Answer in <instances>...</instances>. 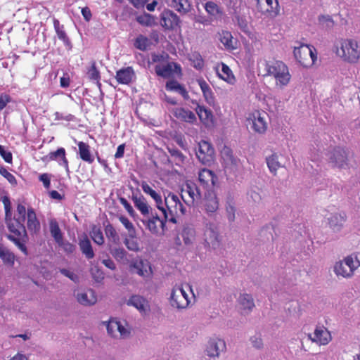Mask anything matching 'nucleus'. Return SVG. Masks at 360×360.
<instances>
[{
  "label": "nucleus",
  "instance_id": "obj_1",
  "mask_svg": "<svg viewBox=\"0 0 360 360\" xmlns=\"http://www.w3.org/2000/svg\"><path fill=\"white\" fill-rule=\"evenodd\" d=\"M336 55L343 61L349 63H356L360 58V46L354 39L341 38L335 45Z\"/></svg>",
  "mask_w": 360,
  "mask_h": 360
},
{
  "label": "nucleus",
  "instance_id": "obj_2",
  "mask_svg": "<svg viewBox=\"0 0 360 360\" xmlns=\"http://www.w3.org/2000/svg\"><path fill=\"white\" fill-rule=\"evenodd\" d=\"M263 65L264 66L263 76H272L276 80L277 86L283 89L289 84L291 75L288 67L281 60L273 62L264 60Z\"/></svg>",
  "mask_w": 360,
  "mask_h": 360
},
{
  "label": "nucleus",
  "instance_id": "obj_3",
  "mask_svg": "<svg viewBox=\"0 0 360 360\" xmlns=\"http://www.w3.org/2000/svg\"><path fill=\"white\" fill-rule=\"evenodd\" d=\"M180 198L172 192H168L167 195L165 194L162 209L159 210L163 213L165 221L176 224V217L186 213V207L181 202Z\"/></svg>",
  "mask_w": 360,
  "mask_h": 360
},
{
  "label": "nucleus",
  "instance_id": "obj_4",
  "mask_svg": "<svg viewBox=\"0 0 360 360\" xmlns=\"http://www.w3.org/2000/svg\"><path fill=\"white\" fill-rule=\"evenodd\" d=\"M360 266V252H354L335 263L333 272L338 277L350 278Z\"/></svg>",
  "mask_w": 360,
  "mask_h": 360
},
{
  "label": "nucleus",
  "instance_id": "obj_5",
  "mask_svg": "<svg viewBox=\"0 0 360 360\" xmlns=\"http://www.w3.org/2000/svg\"><path fill=\"white\" fill-rule=\"evenodd\" d=\"M1 200L4 206L5 219L7 227L9 231L13 233L11 236H25L26 229L24 226L25 221L16 219V217L12 218L10 198L8 196L4 195L2 197Z\"/></svg>",
  "mask_w": 360,
  "mask_h": 360
},
{
  "label": "nucleus",
  "instance_id": "obj_6",
  "mask_svg": "<svg viewBox=\"0 0 360 360\" xmlns=\"http://www.w3.org/2000/svg\"><path fill=\"white\" fill-rule=\"evenodd\" d=\"M221 237L219 235V227L214 222H207L205 226L203 234L200 239L205 248L216 250L221 244Z\"/></svg>",
  "mask_w": 360,
  "mask_h": 360
},
{
  "label": "nucleus",
  "instance_id": "obj_7",
  "mask_svg": "<svg viewBox=\"0 0 360 360\" xmlns=\"http://www.w3.org/2000/svg\"><path fill=\"white\" fill-rule=\"evenodd\" d=\"M293 54L295 60L304 68L312 66L317 59L316 49L304 44L295 46Z\"/></svg>",
  "mask_w": 360,
  "mask_h": 360
},
{
  "label": "nucleus",
  "instance_id": "obj_8",
  "mask_svg": "<svg viewBox=\"0 0 360 360\" xmlns=\"http://www.w3.org/2000/svg\"><path fill=\"white\" fill-rule=\"evenodd\" d=\"M180 197L187 206L193 207L201 199L202 193L195 183L188 181L181 188Z\"/></svg>",
  "mask_w": 360,
  "mask_h": 360
},
{
  "label": "nucleus",
  "instance_id": "obj_9",
  "mask_svg": "<svg viewBox=\"0 0 360 360\" xmlns=\"http://www.w3.org/2000/svg\"><path fill=\"white\" fill-rule=\"evenodd\" d=\"M328 155L329 162L333 167L345 169L349 165V153L344 148H335Z\"/></svg>",
  "mask_w": 360,
  "mask_h": 360
},
{
  "label": "nucleus",
  "instance_id": "obj_10",
  "mask_svg": "<svg viewBox=\"0 0 360 360\" xmlns=\"http://www.w3.org/2000/svg\"><path fill=\"white\" fill-rule=\"evenodd\" d=\"M267 114L262 111L256 110L249 115L248 121L252 129L258 134H264L267 129Z\"/></svg>",
  "mask_w": 360,
  "mask_h": 360
},
{
  "label": "nucleus",
  "instance_id": "obj_11",
  "mask_svg": "<svg viewBox=\"0 0 360 360\" xmlns=\"http://www.w3.org/2000/svg\"><path fill=\"white\" fill-rule=\"evenodd\" d=\"M169 303L174 308L184 309L188 306L190 300L188 294L182 288L175 287L171 291Z\"/></svg>",
  "mask_w": 360,
  "mask_h": 360
},
{
  "label": "nucleus",
  "instance_id": "obj_12",
  "mask_svg": "<svg viewBox=\"0 0 360 360\" xmlns=\"http://www.w3.org/2000/svg\"><path fill=\"white\" fill-rule=\"evenodd\" d=\"M226 349L225 342L219 338H210L206 344L205 353L210 358H218L221 352H225Z\"/></svg>",
  "mask_w": 360,
  "mask_h": 360
},
{
  "label": "nucleus",
  "instance_id": "obj_13",
  "mask_svg": "<svg viewBox=\"0 0 360 360\" xmlns=\"http://www.w3.org/2000/svg\"><path fill=\"white\" fill-rule=\"evenodd\" d=\"M196 156L203 165L210 164L214 158V148L207 141H202L198 143Z\"/></svg>",
  "mask_w": 360,
  "mask_h": 360
},
{
  "label": "nucleus",
  "instance_id": "obj_14",
  "mask_svg": "<svg viewBox=\"0 0 360 360\" xmlns=\"http://www.w3.org/2000/svg\"><path fill=\"white\" fill-rule=\"evenodd\" d=\"M198 180L200 185L206 189V191H212L217 181V176L212 171L208 169H202L199 171Z\"/></svg>",
  "mask_w": 360,
  "mask_h": 360
},
{
  "label": "nucleus",
  "instance_id": "obj_15",
  "mask_svg": "<svg viewBox=\"0 0 360 360\" xmlns=\"http://www.w3.org/2000/svg\"><path fill=\"white\" fill-rule=\"evenodd\" d=\"M44 161H56L60 166L65 167L68 174L70 173L68 160L66 158L65 150L63 148H59L56 151L50 152L43 158Z\"/></svg>",
  "mask_w": 360,
  "mask_h": 360
},
{
  "label": "nucleus",
  "instance_id": "obj_16",
  "mask_svg": "<svg viewBox=\"0 0 360 360\" xmlns=\"http://www.w3.org/2000/svg\"><path fill=\"white\" fill-rule=\"evenodd\" d=\"M141 221L146 226V229L152 234H158L160 228H161L162 231L165 230V221L160 219L157 214L152 215L151 217L148 215V217H144Z\"/></svg>",
  "mask_w": 360,
  "mask_h": 360
},
{
  "label": "nucleus",
  "instance_id": "obj_17",
  "mask_svg": "<svg viewBox=\"0 0 360 360\" xmlns=\"http://www.w3.org/2000/svg\"><path fill=\"white\" fill-rule=\"evenodd\" d=\"M130 268L131 271L143 278L150 277L152 274L151 266L147 260L141 259H134L131 262Z\"/></svg>",
  "mask_w": 360,
  "mask_h": 360
},
{
  "label": "nucleus",
  "instance_id": "obj_18",
  "mask_svg": "<svg viewBox=\"0 0 360 360\" xmlns=\"http://www.w3.org/2000/svg\"><path fill=\"white\" fill-rule=\"evenodd\" d=\"M309 338L319 345H326L331 340L330 332L323 326H318L313 334L309 335Z\"/></svg>",
  "mask_w": 360,
  "mask_h": 360
},
{
  "label": "nucleus",
  "instance_id": "obj_19",
  "mask_svg": "<svg viewBox=\"0 0 360 360\" xmlns=\"http://www.w3.org/2000/svg\"><path fill=\"white\" fill-rule=\"evenodd\" d=\"M203 207L205 211L210 216L217 211L219 208V201L215 193L213 191H207L205 193Z\"/></svg>",
  "mask_w": 360,
  "mask_h": 360
},
{
  "label": "nucleus",
  "instance_id": "obj_20",
  "mask_svg": "<svg viewBox=\"0 0 360 360\" xmlns=\"http://www.w3.org/2000/svg\"><path fill=\"white\" fill-rule=\"evenodd\" d=\"M179 18L169 10L164 11L160 15V25L167 30H172L179 25Z\"/></svg>",
  "mask_w": 360,
  "mask_h": 360
},
{
  "label": "nucleus",
  "instance_id": "obj_21",
  "mask_svg": "<svg viewBox=\"0 0 360 360\" xmlns=\"http://www.w3.org/2000/svg\"><path fill=\"white\" fill-rule=\"evenodd\" d=\"M126 303L128 306L135 307L142 314H146L149 311L148 302L141 295H134L131 296Z\"/></svg>",
  "mask_w": 360,
  "mask_h": 360
},
{
  "label": "nucleus",
  "instance_id": "obj_22",
  "mask_svg": "<svg viewBox=\"0 0 360 360\" xmlns=\"http://www.w3.org/2000/svg\"><path fill=\"white\" fill-rule=\"evenodd\" d=\"M77 302L84 306L94 304L97 302V296L92 289H87L75 294Z\"/></svg>",
  "mask_w": 360,
  "mask_h": 360
},
{
  "label": "nucleus",
  "instance_id": "obj_23",
  "mask_svg": "<svg viewBox=\"0 0 360 360\" xmlns=\"http://www.w3.org/2000/svg\"><path fill=\"white\" fill-rule=\"evenodd\" d=\"M181 71L179 65L175 63H168L166 65H157L155 67V73L163 78H168L174 71Z\"/></svg>",
  "mask_w": 360,
  "mask_h": 360
},
{
  "label": "nucleus",
  "instance_id": "obj_24",
  "mask_svg": "<svg viewBox=\"0 0 360 360\" xmlns=\"http://www.w3.org/2000/svg\"><path fill=\"white\" fill-rule=\"evenodd\" d=\"M181 237L184 244L187 246L193 245L198 241L195 229L191 225H186L184 227Z\"/></svg>",
  "mask_w": 360,
  "mask_h": 360
},
{
  "label": "nucleus",
  "instance_id": "obj_25",
  "mask_svg": "<svg viewBox=\"0 0 360 360\" xmlns=\"http://www.w3.org/2000/svg\"><path fill=\"white\" fill-rule=\"evenodd\" d=\"M281 158L282 155L277 153H273L266 158L267 167L272 174L276 175L277 170L283 167Z\"/></svg>",
  "mask_w": 360,
  "mask_h": 360
},
{
  "label": "nucleus",
  "instance_id": "obj_26",
  "mask_svg": "<svg viewBox=\"0 0 360 360\" xmlns=\"http://www.w3.org/2000/svg\"><path fill=\"white\" fill-rule=\"evenodd\" d=\"M132 201L135 207L140 211L143 217H148L152 210L148 205L146 198L141 195H132Z\"/></svg>",
  "mask_w": 360,
  "mask_h": 360
},
{
  "label": "nucleus",
  "instance_id": "obj_27",
  "mask_svg": "<svg viewBox=\"0 0 360 360\" xmlns=\"http://www.w3.org/2000/svg\"><path fill=\"white\" fill-rule=\"evenodd\" d=\"M196 82L202 91L205 101L210 105H214L215 103V98L210 85L203 78L197 79Z\"/></svg>",
  "mask_w": 360,
  "mask_h": 360
},
{
  "label": "nucleus",
  "instance_id": "obj_28",
  "mask_svg": "<svg viewBox=\"0 0 360 360\" xmlns=\"http://www.w3.org/2000/svg\"><path fill=\"white\" fill-rule=\"evenodd\" d=\"M26 219L28 230L33 233L39 232L40 230V223L32 207L27 208Z\"/></svg>",
  "mask_w": 360,
  "mask_h": 360
},
{
  "label": "nucleus",
  "instance_id": "obj_29",
  "mask_svg": "<svg viewBox=\"0 0 360 360\" xmlns=\"http://www.w3.org/2000/svg\"><path fill=\"white\" fill-rule=\"evenodd\" d=\"M134 77V71L131 67L122 68L116 72V80L119 84H129Z\"/></svg>",
  "mask_w": 360,
  "mask_h": 360
},
{
  "label": "nucleus",
  "instance_id": "obj_30",
  "mask_svg": "<svg viewBox=\"0 0 360 360\" xmlns=\"http://www.w3.org/2000/svg\"><path fill=\"white\" fill-rule=\"evenodd\" d=\"M174 115L179 120L193 124L196 122V116L192 111L184 108H177L174 111Z\"/></svg>",
  "mask_w": 360,
  "mask_h": 360
},
{
  "label": "nucleus",
  "instance_id": "obj_31",
  "mask_svg": "<svg viewBox=\"0 0 360 360\" xmlns=\"http://www.w3.org/2000/svg\"><path fill=\"white\" fill-rule=\"evenodd\" d=\"M78 146V154L79 158L84 162L91 164L94 161V157L90 151V146L83 141H79Z\"/></svg>",
  "mask_w": 360,
  "mask_h": 360
},
{
  "label": "nucleus",
  "instance_id": "obj_32",
  "mask_svg": "<svg viewBox=\"0 0 360 360\" xmlns=\"http://www.w3.org/2000/svg\"><path fill=\"white\" fill-rule=\"evenodd\" d=\"M327 219L330 227L334 231H339L345 221V214L344 213H335L328 217Z\"/></svg>",
  "mask_w": 360,
  "mask_h": 360
},
{
  "label": "nucleus",
  "instance_id": "obj_33",
  "mask_svg": "<svg viewBox=\"0 0 360 360\" xmlns=\"http://www.w3.org/2000/svg\"><path fill=\"white\" fill-rule=\"evenodd\" d=\"M49 231L55 242L59 245H63V236L58 221L52 219L49 221Z\"/></svg>",
  "mask_w": 360,
  "mask_h": 360
},
{
  "label": "nucleus",
  "instance_id": "obj_34",
  "mask_svg": "<svg viewBox=\"0 0 360 360\" xmlns=\"http://www.w3.org/2000/svg\"><path fill=\"white\" fill-rule=\"evenodd\" d=\"M217 74L220 79L229 84L233 85L236 83V77L233 75L232 70L224 63H221V68L220 70H217Z\"/></svg>",
  "mask_w": 360,
  "mask_h": 360
},
{
  "label": "nucleus",
  "instance_id": "obj_35",
  "mask_svg": "<svg viewBox=\"0 0 360 360\" xmlns=\"http://www.w3.org/2000/svg\"><path fill=\"white\" fill-rule=\"evenodd\" d=\"M165 88L167 91L179 93L185 99L188 98V93L186 88L176 80L172 79L166 82Z\"/></svg>",
  "mask_w": 360,
  "mask_h": 360
},
{
  "label": "nucleus",
  "instance_id": "obj_36",
  "mask_svg": "<svg viewBox=\"0 0 360 360\" xmlns=\"http://www.w3.org/2000/svg\"><path fill=\"white\" fill-rule=\"evenodd\" d=\"M195 111L201 120L205 124L212 123L213 115L212 111L203 105L198 104Z\"/></svg>",
  "mask_w": 360,
  "mask_h": 360
},
{
  "label": "nucleus",
  "instance_id": "obj_37",
  "mask_svg": "<svg viewBox=\"0 0 360 360\" xmlns=\"http://www.w3.org/2000/svg\"><path fill=\"white\" fill-rule=\"evenodd\" d=\"M53 27L57 34L58 38L63 42L65 46L70 47L71 41L64 30V26L60 25L58 20H53Z\"/></svg>",
  "mask_w": 360,
  "mask_h": 360
},
{
  "label": "nucleus",
  "instance_id": "obj_38",
  "mask_svg": "<svg viewBox=\"0 0 360 360\" xmlns=\"http://www.w3.org/2000/svg\"><path fill=\"white\" fill-rule=\"evenodd\" d=\"M141 188L144 193L148 194L155 202L158 209H162L163 200L161 195L153 190L147 183H143Z\"/></svg>",
  "mask_w": 360,
  "mask_h": 360
},
{
  "label": "nucleus",
  "instance_id": "obj_39",
  "mask_svg": "<svg viewBox=\"0 0 360 360\" xmlns=\"http://www.w3.org/2000/svg\"><path fill=\"white\" fill-rule=\"evenodd\" d=\"M79 246L82 254H84L88 259H92L94 257V252L90 240L86 236L79 240Z\"/></svg>",
  "mask_w": 360,
  "mask_h": 360
},
{
  "label": "nucleus",
  "instance_id": "obj_40",
  "mask_svg": "<svg viewBox=\"0 0 360 360\" xmlns=\"http://www.w3.org/2000/svg\"><path fill=\"white\" fill-rule=\"evenodd\" d=\"M0 258L4 264L13 266L15 264V257L8 248L0 243Z\"/></svg>",
  "mask_w": 360,
  "mask_h": 360
},
{
  "label": "nucleus",
  "instance_id": "obj_41",
  "mask_svg": "<svg viewBox=\"0 0 360 360\" xmlns=\"http://www.w3.org/2000/svg\"><path fill=\"white\" fill-rule=\"evenodd\" d=\"M165 4L181 13H186L188 11L187 0H166Z\"/></svg>",
  "mask_w": 360,
  "mask_h": 360
},
{
  "label": "nucleus",
  "instance_id": "obj_42",
  "mask_svg": "<svg viewBox=\"0 0 360 360\" xmlns=\"http://www.w3.org/2000/svg\"><path fill=\"white\" fill-rule=\"evenodd\" d=\"M238 302L240 307L244 310L250 311L255 307L253 298L250 295L247 293L240 295Z\"/></svg>",
  "mask_w": 360,
  "mask_h": 360
},
{
  "label": "nucleus",
  "instance_id": "obj_43",
  "mask_svg": "<svg viewBox=\"0 0 360 360\" xmlns=\"http://www.w3.org/2000/svg\"><path fill=\"white\" fill-rule=\"evenodd\" d=\"M27 234L25 236H8V238L13 242L15 245L24 253V255H27V250L25 245V243L27 240Z\"/></svg>",
  "mask_w": 360,
  "mask_h": 360
},
{
  "label": "nucleus",
  "instance_id": "obj_44",
  "mask_svg": "<svg viewBox=\"0 0 360 360\" xmlns=\"http://www.w3.org/2000/svg\"><path fill=\"white\" fill-rule=\"evenodd\" d=\"M189 60L191 63V65L198 70H201L204 68V60L198 51H194L190 54L188 57Z\"/></svg>",
  "mask_w": 360,
  "mask_h": 360
},
{
  "label": "nucleus",
  "instance_id": "obj_45",
  "mask_svg": "<svg viewBox=\"0 0 360 360\" xmlns=\"http://www.w3.org/2000/svg\"><path fill=\"white\" fill-rule=\"evenodd\" d=\"M219 40L221 43L223 44L226 49H234L233 37L231 32L228 31H222L221 33H219Z\"/></svg>",
  "mask_w": 360,
  "mask_h": 360
},
{
  "label": "nucleus",
  "instance_id": "obj_46",
  "mask_svg": "<svg viewBox=\"0 0 360 360\" xmlns=\"http://www.w3.org/2000/svg\"><path fill=\"white\" fill-rule=\"evenodd\" d=\"M136 21L140 25L147 27H151L155 24V17L146 13L137 16Z\"/></svg>",
  "mask_w": 360,
  "mask_h": 360
},
{
  "label": "nucleus",
  "instance_id": "obj_47",
  "mask_svg": "<svg viewBox=\"0 0 360 360\" xmlns=\"http://www.w3.org/2000/svg\"><path fill=\"white\" fill-rule=\"evenodd\" d=\"M134 46L141 51H146L150 45L149 39L142 34L139 35L134 43Z\"/></svg>",
  "mask_w": 360,
  "mask_h": 360
},
{
  "label": "nucleus",
  "instance_id": "obj_48",
  "mask_svg": "<svg viewBox=\"0 0 360 360\" xmlns=\"http://www.w3.org/2000/svg\"><path fill=\"white\" fill-rule=\"evenodd\" d=\"M204 8L206 12L211 16L217 17L221 13L219 6L213 1H207L205 3Z\"/></svg>",
  "mask_w": 360,
  "mask_h": 360
},
{
  "label": "nucleus",
  "instance_id": "obj_49",
  "mask_svg": "<svg viewBox=\"0 0 360 360\" xmlns=\"http://www.w3.org/2000/svg\"><path fill=\"white\" fill-rule=\"evenodd\" d=\"M87 75L91 80L96 81L98 87L101 88V84L99 82L101 79L100 72L96 67L95 62L92 63L91 68L87 72Z\"/></svg>",
  "mask_w": 360,
  "mask_h": 360
},
{
  "label": "nucleus",
  "instance_id": "obj_50",
  "mask_svg": "<svg viewBox=\"0 0 360 360\" xmlns=\"http://www.w3.org/2000/svg\"><path fill=\"white\" fill-rule=\"evenodd\" d=\"M120 327V321L116 319H110L107 325L108 334L114 338H117V330Z\"/></svg>",
  "mask_w": 360,
  "mask_h": 360
},
{
  "label": "nucleus",
  "instance_id": "obj_51",
  "mask_svg": "<svg viewBox=\"0 0 360 360\" xmlns=\"http://www.w3.org/2000/svg\"><path fill=\"white\" fill-rule=\"evenodd\" d=\"M105 233L109 241L116 243L119 240V236L112 225L109 224L105 226Z\"/></svg>",
  "mask_w": 360,
  "mask_h": 360
},
{
  "label": "nucleus",
  "instance_id": "obj_52",
  "mask_svg": "<svg viewBox=\"0 0 360 360\" xmlns=\"http://www.w3.org/2000/svg\"><path fill=\"white\" fill-rule=\"evenodd\" d=\"M92 240L96 244L101 245L104 243V237L101 230L99 228L94 227L91 232Z\"/></svg>",
  "mask_w": 360,
  "mask_h": 360
},
{
  "label": "nucleus",
  "instance_id": "obj_53",
  "mask_svg": "<svg viewBox=\"0 0 360 360\" xmlns=\"http://www.w3.org/2000/svg\"><path fill=\"white\" fill-rule=\"evenodd\" d=\"M319 23L326 30L331 29L334 25V21L329 15H320L319 17Z\"/></svg>",
  "mask_w": 360,
  "mask_h": 360
},
{
  "label": "nucleus",
  "instance_id": "obj_54",
  "mask_svg": "<svg viewBox=\"0 0 360 360\" xmlns=\"http://www.w3.org/2000/svg\"><path fill=\"white\" fill-rule=\"evenodd\" d=\"M222 158L226 162V165H236L237 164V159L235 158L232 155V151L229 148H224V150L221 153Z\"/></svg>",
  "mask_w": 360,
  "mask_h": 360
},
{
  "label": "nucleus",
  "instance_id": "obj_55",
  "mask_svg": "<svg viewBox=\"0 0 360 360\" xmlns=\"http://www.w3.org/2000/svg\"><path fill=\"white\" fill-rule=\"evenodd\" d=\"M120 222L123 224V226L126 228V229L129 231V236H136V230L133 224L124 216H120L119 217Z\"/></svg>",
  "mask_w": 360,
  "mask_h": 360
},
{
  "label": "nucleus",
  "instance_id": "obj_56",
  "mask_svg": "<svg viewBox=\"0 0 360 360\" xmlns=\"http://www.w3.org/2000/svg\"><path fill=\"white\" fill-rule=\"evenodd\" d=\"M124 244L129 250L138 251L139 250V245L135 239V236H129V238H125Z\"/></svg>",
  "mask_w": 360,
  "mask_h": 360
},
{
  "label": "nucleus",
  "instance_id": "obj_57",
  "mask_svg": "<svg viewBox=\"0 0 360 360\" xmlns=\"http://www.w3.org/2000/svg\"><path fill=\"white\" fill-rule=\"evenodd\" d=\"M16 212L17 214L15 216L16 217V219L22 220V221H25L27 212V210H26L25 206L21 203H18Z\"/></svg>",
  "mask_w": 360,
  "mask_h": 360
},
{
  "label": "nucleus",
  "instance_id": "obj_58",
  "mask_svg": "<svg viewBox=\"0 0 360 360\" xmlns=\"http://www.w3.org/2000/svg\"><path fill=\"white\" fill-rule=\"evenodd\" d=\"M0 174L6 178L11 184L15 185L17 184L14 175L9 172L5 167H1L0 168Z\"/></svg>",
  "mask_w": 360,
  "mask_h": 360
},
{
  "label": "nucleus",
  "instance_id": "obj_59",
  "mask_svg": "<svg viewBox=\"0 0 360 360\" xmlns=\"http://www.w3.org/2000/svg\"><path fill=\"white\" fill-rule=\"evenodd\" d=\"M168 151L170 155L176 160L179 161V162H184L185 156L179 149L176 148H168Z\"/></svg>",
  "mask_w": 360,
  "mask_h": 360
},
{
  "label": "nucleus",
  "instance_id": "obj_60",
  "mask_svg": "<svg viewBox=\"0 0 360 360\" xmlns=\"http://www.w3.org/2000/svg\"><path fill=\"white\" fill-rule=\"evenodd\" d=\"M226 212H227V217L228 219L230 221H233L235 219V207L233 205V203L231 202H227V205L226 207Z\"/></svg>",
  "mask_w": 360,
  "mask_h": 360
},
{
  "label": "nucleus",
  "instance_id": "obj_61",
  "mask_svg": "<svg viewBox=\"0 0 360 360\" xmlns=\"http://www.w3.org/2000/svg\"><path fill=\"white\" fill-rule=\"evenodd\" d=\"M0 155L3 158V159L5 160V162L8 163H11L12 162L13 156L12 153L6 150L4 147L1 145H0Z\"/></svg>",
  "mask_w": 360,
  "mask_h": 360
},
{
  "label": "nucleus",
  "instance_id": "obj_62",
  "mask_svg": "<svg viewBox=\"0 0 360 360\" xmlns=\"http://www.w3.org/2000/svg\"><path fill=\"white\" fill-rule=\"evenodd\" d=\"M60 271L63 275L69 278L70 280H72L75 283H77L79 281L78 276L77 274H75L74 272L70 271V270L66 269H61L60 270Z\"/></svg>",
  "mask_w": 360,
  "mask_h": 360
},
{
  "label": "nucleus",
  "instance_id": "obj_63",
  "mask_svg": "<svg viewBox=\"0 0 360 360\" xmlns=\"http://www.w3.org/2000/svg\"><path fill=\"white\" fill-rule=\"evenodd\" d=\"M120 200V203L124 206V209L129 214V215L133 217L135 214V212L130 203H129V202L124 198H121Z\"/></svg>",
  "mask_w": 360,
  "mask_h": 360
},
{
  "label": "nucleus",
  "instance_id": "obj_64",
  "mask_svg": "<svg viewBox=\"0 0 360 360\" xmlns=\"http://www.w3.org/2000/svg\"><path fill=\"white\" fill-rule=\"evenodd\" d=\"M39 179L42 182L45 188L49 189L51 186V179L49 174L44 173L39 176Z\"/></svg>",
  "mask_w": 360,
  "mask_h": 360
}]
</instances>
